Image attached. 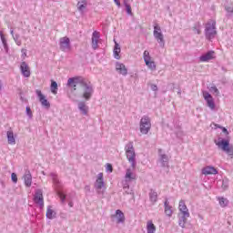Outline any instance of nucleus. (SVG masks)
<instances>
[{
	"label": "nucleus",
	"mask_w": 233,
	"mask_h": 233,
	"mask_svg": "<svg viewBox=\"0 0 233 233\" xmlns=\"http://www.w3.org/2000/svg\"><path fill=\"white\" fill-rule=\"evenodd\" d=\"M67 86L69 88H71V92H79L80 90H83L82 97H84L86 101H88V99L92 97V94H94V87L88 85L83 78H69L67 81Z\"/></svg>",
	"instance_id": "1"
},
{
	"label": "nucleus",
	"mask_w": 233,
	"mask_h": 233,
	"mask_svg": "<svg viewBox=\"0 0 233 233\" xmlns=\"http://www.w3.org/2000/svg\"><path fill=\"white\" fill-rule=\"evenodd\" d=\"M216 57V52L215 51H208V53L202 55L199 57V61L201 63H208V61H212Z\"/></svg>",
	"instance_id": "9"
},
{
	"label": "nucleus",
	"mask_w": 233,
	"mask_h": 233,
	"mask_svg": "<svg viewBox=\"0 0 233 233\" xmlns=\"http://www.w3.org/2000/svg\"><path fill=\"white\" fill-rule=\"evenodd\" d=\"M222 132H224L225 134L228 135V131L227 130L226 127H223V128H222Z\"/></svg>",
	"instance_id": "44"
},
{
	"label": "nucleus",
	"mask_w": 233,
	"mask_h": 233,
	"mask_svg": "<svg viewBox=\"0 0 233 233\" xmlns=\"http://www.w3.org/2000/svg\"><path fill=\"white\" fill-rule=\"evenodd\" d=\"M202 174L204 176H211V175L216 176V174H218V169H216V167L212 166H207L202 168Z\"/></svg>",
	"instance_id": "14"
},
{
	"label": "nucleus",
	"mask_w": 233,
	"mask_h": 233,
	"mask_svg": "<svg viewBox=\"0 0 233 233\" xmlns=\"http://www.w3.org/2000/svg\"><path fill=\"white\" fill-rule=\"evenodd\" d=\"M35 203L40 207H45V200L43 198V191L41 189L36 190L34 198Z\"/></svg>",
	"instance_id": "11"
},
{
	"label": "nucleus",
	"mask_w": 233,
	"mask_h": 233,
	"mask_svg": "<svg viewBox=\"0 0 233 233\" xmlns=\"http://www.w3.org/2000/svg\"><path fill=\"white\" fill-rule=\"evenodd\" d=\"M115 5H116V6H121V2L119 0H114Z\"/></svg>",
	"instance_id": "41"
},
{
	"label": "nucleus",
	"mask_w": 233,
	"mask_h": 233,
	"mask_svg": "<svg viewBox=\"0 0 233 233\" xmlns=\"http://www.w3.org/2000/svg\"><path fill=\"white\" fill-rule=\"evenodd\" d=\"M46 218H48V219H54V218H56V211L53 210L52 208H47L46 210Z\"/></svg>",
	"instance_id": "29"
},
{
	"label": "nucleus",
	"mask_w": 233,
	"mask_h": 233,
	"mask_svg": "<svg viewBox=\"0 0 233 233\" xmlns=\"http://www.w3.org/2000/svg\"><path fill=\"white\" fill-rule=\"evenodd\" d=\"M111 218L116 223H125V213L120 209H117L115 215H112Z\"/></svg>",
	"instance_id": "12"
},
{
	"label": "nucleus",
	"mask_w": 233,
	"mask_h": 233,
	"mask_svg": "<svg viewBox=\"0 0 233 233\" xmlns=\"http://www.w3.org/2000/svg\"><path fill=\"white\" fill-rule=\"evenodd\" d=\"M178 210L183 216L184 221H187V218H190V212H188V208L185 204V200H180L178 203Z\"/></svg>",
	"instance_id": "7"
},
{
	"label": "nucleus",
	"mask_w": 233,
	"mask_h": 233,
	"mask_svg": "<svg viewBox=\"0 0 233 233\" xmlns=\"http://www.w3.org/2000/svg\"><path fill=\"white\" fill-rule=\"evenodd\" d=\"M58 196H59L61 201H65V199H66V196H65V194H63V193H58Z\"/></svg>",
	"instance_id": "39"
},
{
	"label": "nucleus",
	"mask_w": 233,
	"mask_h": 233,
	"mask_svg": "<svg viewBox=\"0 0 233 233\" xmlns=\"http://www.w3.org/2000/svg\"><path fill=\"white\" fill-rule=\"evenodd\" d=\"M211 91L215 92V94H219V90H218V87H216V86H212Z\"/></svg>",
	"instance_id": "40"
},
{
	"label": "nucleus",
	"mask_w": 233,
	"mask_h": 233,
	"mask_svg": "<svg viewBox=\"0 0 233 233\" xmlns=\"http://www.w3.org/2000/svg\"><path fill=\"white\" fill-rule=\"evenodd\" d=\"M35 94L38 96L42 106H45L46 108H50V102H48V99H46V96L43 95V92H41V90L39 89H36Z\"/></svg>",
	"instance_id": "8"
},
{
	"label": "nucleus",
	"mask_w": 233,
	"mask_h": 233,
	"mask_svg": "<svg viewBox=\"0 0 233 233\" xmlns=\"http://www.w3.org/2000/svg\"><path fill=\"white\" fill-rule=\"evenodd\" d=\"M172 207L168 205V200L165 201V214H167L169 218L172 216Z\"/></svg>",
	"instance_id": "27"
},
{
	"label": "nucleus",
	"mask_w": 233,
	"mask_h": 233,
	"mask_svg": "<svg viewBox=\"0 0 233 233\" xmlns=\"http://www.w3.org/2000/svg\"><path fill=\"white\" fill-rule=\"evenodd\" d=\"M115 41V47H114V57L115 59H121V56H119V54H121V47L119 46V44H117V42Z\"/></svg>",
	"instance_id": "19"
},
{
	"label": "nucleus",
	"mask_w": 233,
	"mask_h": 233,
	"mask_svg": "<svg viewBox=\"0 0 233 233\" xmlns=\"http://www.w3.org/2000/svg\"><path fill=\"white\" fill-rule=\"evenodd\" d=\"M20 70L24 77H30V67L28 66L26 62H22L20 66Z\"/></svg>",
	"instance_id": "16"
},
{
	"label": "nucleus",
	"mask_w": 233,
	"mask_h": 233,
	"mask_svg": "<svg viewBox=\"0 0 233 233\" xmlns=\"http://www.w3.org/2000/svg\"><path fill=\"white\" fill-rule=\"evenodd\" d=\"M152 88H153V90H157V86L153 85V86H152Z\"/></svg>",
	"instance_id": "45"
},
{
	"label": "nucleus",
	"mask_w": 233,
	"mask_h": 233,
	"mask_svg": "<svg viewBox=\"0 0 233 233\" xmlns=\"http://www.w3.org/2000/svg\"><path fill=\"white\" fill-rule=\"evenodd\" d=\"M126 177L127 181H134V180H136L137 177H136L135 173L132 172V169L128 168L126 171V177Z\"/></svg>",
	"instance_id": "20"
},
{
	"label": "nucleus",
	"mask_w": 233,
	"mask_h": 233,
	"mask_svg": "<svg viewBox=\"0 0 233 233\" xmlns=\"http://www.w3.org/2000/svg\"><path fill=\"white\" fill-rule=\"evenodd\" d=\"M149 199L152 203H156V201H157V192L151 190L149 193Z\"/></svg>",
	"instance_id": "28"
},
{
	"label": "nucleus",
	"mask_w": 233,
	"mask_h": 233,
	"mask_svg": "<svg viewBox=\"0 0 233 233\" xmlns=\"http://www.w3.org/2000/svg\"><path fill=\"white\" fill-rule=\"evenodd\" d=\"M146 228H147V233H156V230H157L156 225L152 220L147 221Z\"/></svg>",
	"instance_id": "18"
},
{
	"label": "nucleus",
	"mask_w": 233,
	"mask_h": 233,
	"mask_svg": "<svg viewBox=\"0 0 233 233\" xmlns=\"http://www.w3.org/2000/svg\"><path fill=\"white\" fill-rule=\"evenodd\" d=\"M78 108L80 111H82V114H84L85 116L88 114V106H86V104H85V102H80L78 104Z\"/></svg>",
	"instance_id": "24"
},
{
	"label": "nucleus",
	"mask_w": 233,
	"mask_h": 233,
	"mask_svg": "<svg viewBox=\"0 0 233 233\" xmlns=\"http://www.w3.org/2000/svg\"><path fill=\"white\" fill-rule=\"evenodd\" d=\"M22 54L24 57H26V49H22Z\"/></svg>",
	"instance_id": "43"
},
{
	"label": "nucleus",
	"mask_w": 233,
	"mask_h": 233,
	"mask_svg": "<svg viewBox=\"0 0 233 233\" xmlns=\"http://www.w3.org/2000/svg\"><path fill=\"white\" fill-rule=\"evenodd\" d=\"M147 59L149 60L152 58L150 57V53L146 50V51H144V61H147Z\"/></svg>",
	"instance_id": "32"
},
{
	"label": "nucleus",
	"mask_w": 233,
	"mask_h": 233,
	"mask_svg": "<svg viewBox=\"0 0 233 233\" xmlns=\"http://www.w3.org/2000/svg\"><path fill=\"white\" fill-rule=\"evenodd\" d=\"M161 160L166 163L168 161V157L167 155H161Z\"/></svg>",
	"instance_id": "37"
},
{
	"label": "nucleus",
	"mask_w": 233,
	"mask_h": 233,
	"mask_svg": "<svg viewBox=\"0 0 233 233\" xmlns=\"http://www.w3.org/2000/svg\"><path fill=\"white\" fill-rule=\"evenodd\" d=\"M51 92L52 94H57V82L52 81L51 82Z\"/></svg>",
	"instance_id": "30"
},
{
	"label": "nucleus",
	"mask_w": 233,
	"mask_h": 233,
	"mask_svg": "<svg viewBox=\"0 0 233 233\" xmlns=\"http://www.w3.org/2000/svg\"><path fill=\"white\" fill-rule=\"evenodd\" d=\"M105 187V182L103 181V173H99L96 179V188L101 190Z\"/></svg>",
	"instance_id": "21"
},
{
	"label": "nucleus",
	"mask_w": 233,
	"mask_h": 233,
	"mask_svg": "<svg viewBox=\"0 0 233 233\" xmlns=\"http://www.w3.org/2000/svg\"><path fill=\"white\" fill-rule=\"evenodd\" d=\"M99 32L97 31H94L93 35H92V48H94V50L97 49V45L99 43Z\"/></svg>",
	"instance_id": "17"
},
{
	"label": "nucleus",
	"mask_w": 233,
	"mask_h": 233,
	"mask_svg": "<svg viewBox=\"0 0 233 233\" xmlns=\"http://www.w3.org/2000/svg\"><path fill=\"white\" fill-rule=\"evenodd\" d=\"M217 147L220 148L223 152H226L228 154V157L230 159H233V147L230 146V142L228 140H218V142H215Z\"/></svg>",
	"instance_id": "3"
},
{
	"label": "nucleus",
	"mask_w": 233,
	"mask_h": 233,
	"mask_svg": "<svg viewBox=\"0 0 233 233\" xmlns=\"http://www.w3.org/2000/svg\"><path fill=\"white\" fill-rule=\"evenodd\" d=\"M116 71L121 74L122 76H127V74H128V69H127L125 64H121L119 62L116 64Z\"/></svg>",
	"instance_id": "15"
},
{
	"label": "nucleus",
	"mask_w": 233,
	"mask_h": 233,
	"mask_svg": "<svg viewBox=\"0 0 233 233\" xmlns=\"http://www.w3.org/2000/svg\"><path fill=\"white\" fill-rule=\"evenodd\" d=\"M83 4L81 3H78V10H85V8H86V1H83L82 2Z\"/></svg>",
	"instance_id": "31"
},
{
	"label": "nucleus",
	"mask_w": 233,
	"mask_h": 233,
	"mask_svg": "<svg viewBox=\"0 0 233 233\" xmlns=\"http://www.w3.org/2000/svg\"><path fill=\"white\" fill-rule=\"evenodd\" d=\"M151 128H152V123L150 122V117L144 116L140 119V124H139V130L141 134L143 135L148 134Z\"/></svg>",
	"instance_id": "4"
},
{
	"label": "nucleus",
	"mask_w": 233,
	"mask_h": 233,
	"mask_svg": "<svg viewBox=\"0 0 233 233\" xmlns=\"http://www.w3.org/2000/svg\"><path fill=\"white\" fill-rule=\"evenodd\" d=\"M125 150L127 161L131 164L132 168H136V151L134 150V143H127Z\"/></svg>",
	"instance_id": "2"
},
{
	"label": "nucleus",
	"mask_w": 233,
	"mask_h": 233,
	"mask_svg": "<svg viewBox=\"0 0 233 233\" xmlns=\"http://www.w3.org/2000/svg\"><path fill=\"white\" fill-rule=\"evenodd\" d=\"M198 34H201V31L198 30Z\"/></svg>",
	"instance_id": "46"
},
{
	"label": "nucleus",
	"mask_w": 233,
	"mask_h": 233,
	"mask_svg": "<svg viewBox=\"0 0 233 233\" xmlns=\"http://www.w3.org/2000/svg\"><path fill=\"white\" fill-rule=\"evenodd\" d=\"M24 180L25 186L32 187V175L30 174V172L24 176Z\"/></svg>",
	"instance_id": "23"
},
{
	"label": "nucleus",
	"mask_w": 233,
	"mask_h": 233,
	"mask_svg": "<svg viewBox=\"0 0 233 233\" xmlns=\"http://www.w3.org/2000/svg\"><path fill=\"white\" fill-rule=\"evenodd\" d=\"M218 200L220 207H222V208H225V207H228V199H227L223 197H220V198H218Z\"/></svg>",
	"instance_id": "26"
},
{
	"label": "nucleus",
	"mask_w": 233,
	"mask_h": 233,
	"mask_svg": "<svg viewBox=\"0 0 233 233\" xmlns=\"http://www.w3.org/2000/svg\"><path fill=\"white\" fill-rule=\"evenodd\" d=\"M203 97L205 101L208 103V106L211 108V110H214L216 108V104L214 103V98L212 97V95L208 92H203Z\"/></svg>",
	"instance_id": "10"
},
{
	"label": "nucleus",
	"mask_w": 233,
	"mask_h": 233,
	"mask_svg": "<svg viewBox=\"0 0 233 233\" xmlns=\"http://www.w3.org/2000/svg\"><path fill=\"white\" fill-rule=\"evenodd\" d=\"M7 141L9 145H15V137H14V131H7Z\"/></svg>",
	"instance_id": "22"
},
{
	"label": "nucleus",
	"mask_w": 233,
	"mask_h": 233,
	"mask_svg": "<svg viewBox=\"0 0 233 233\" xmlns=\"http://www.w3.org/2000/svg\"><path fill=\"white\" fill-rule=\"evenodd\" d=\"M25 110H26L27 116L32 117V109L30 108V106H26Z\"/></svg>",
	"instance_id": "35"
},
{
	"label": "nucleus",
	"mask_w": 233,
	"mask_h": 233,
	"mask_svg": "<svg viewBox=\"0 0 233 233\" xmlns=\"http://www.w3.org/2000/svg\"><path fill=\"white\" fill-rule=\"evenodd\" d=\"M11 179H12L13 183H17V175L15 173H12Z\"/></svg>",
	"instance_id": "34"
},
{
	"label": "nucleus",
	"mask_w": 233,
	"mask_h": 233,
	"mask_svg": "<svg viewBox=\"0 0 233 233\" xmlns=\"http://www.w3.org/2000/svg\"><path fill=\"white\" fill-rule=\"evenodd\" d=\"M106 168L108 172H113L114 170L111 164H106Z\"/></svg>",
	"instance_id": "38"
},
{
	"label": "nucleus",
	"mask_w": 233,
	"mask_h": 233,
	"mask_svg": "<svg viewBox=\"0 0 233 233\" xmlns=\"http://www.w3.org/2000/svg\"><path fill=\"white\" fill-rule=\"evenodd\" d=\"M70 48V38L64 36L60 38V49L65 52Z\"/></svg>",
	"instance_id": "13"
},
{
	"label": "nucleus",
	"mask_w": 233,
	"mask_h": 233,
	"mask_svg": "<svg viewBox=\"0 0 233 233\" xmlns=\"http://www.w3.org/2000/svg\"><path fill=\"white\" fill-rule=\"evenodd\" d=\"M0 90H1V84H0Z\"/></svg>",
	"instance_id": "48"
},
{
	"label": "nucleus",
	"mask_w": 233,
	"mask_h": 233,
	"mask_svg": "<svg viewBox=\"0 0 233 233\" xmlns=\"http://www.w3.org/2000/svg\"><path fill=\"white\" fill-rule=\"evenodd\" d=\"M147 66H148V68H150V70H156V63L154 61H152V58H146L145 61Z\"/></svg>",
	"instance_id": "25"
},
{
	"label": "nucleus",
	"mask_w": 233,
	"mask_h": 233,
	"mask_svg": "<svg viewBox=\"0 0 233 233\" xmlns=\"http://www.w3.org/2000/svg\"><path fill=\"white\" fill-rule=\"evenodd\" d=\"M153 35L157 43L165 46V37L163 36V33H161V27L157 24L154 25Z\"/></svg>",
	"instance_id": "6"
},
{
	"label": "nucleus",
	"mask_w": 233,
	"mask_h": 233,
	"mask_svg": "<svg viewBox=\"0 0 233 233\" xmlns=\"http://www.w3.org/2000/svg\"><path fill=\"white\" fill-rule=\"evenodd\" d=\"M69 207H72V203H69Z\"/></svg>",
	"instance_id": "47"
},
{
	"label": "nucleus",
	"mask_w": 233,
	"mask_h": 233,
	"mask_svg": "<svg viewBox=\"0 0 233 233\" xmlns=\"http://www.w3.org/2000/svg\"><path fill=\"white\" fill-rule=\"evenodd\" d=\"M216 34V20H209L206 25V37L208 39H214Z\"/></svg>",
	"instance_id": "5"
},
{
	"label": "nucleus",
	"mask_w": 233,
	"mask_h": 233,
	"mask_svg": "<svg viewBox=\"0 0 233 233\" xmlns=\"http://www.w3.org/2000/svg\"><path fill=\"white\" fill-rule=\"evenodd\" d=\"M1 39H2V43L5 45L6 43V40H5V36L3 35V33H1Z\"/></svg>",
	"instance_id": "42"
},
{
	"label": "nucleus",
	"mask_w": 233,
	"mask_h": 233,
	"mask_svg": "<svg viewBox=\"0 0 233 233\" xmlns=\"http://www.w3.org/2000/svg\"><path fill=\"white\" fill-rule=\"evenodd\" d=\"M126 10L129 15H132V7L130 6V5L126 4Z\"/></svg>",
	"instance_id": "33"
},
{
	"label": "nucleus",
	"mask_w": 233,
	"mask_h": 233,
	"mask_svg": "<svg viewBox=\"0 0 233 233\" xmlns=\"http://www.w3.org/2000/svg\"><path fill=\"white\" fill-rule=\"evenodd\" d=\"M226 10H227L229 14H233V5H228V6H226Z\"/></svg>",
	"instance_id": "36"
}]
</instances>
